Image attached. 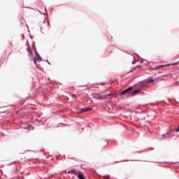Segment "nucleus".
Here are the masks:
<instances>
[{"mask_svg":"<svg viewBox=\"0 0 179 179\" xmlns=\"http://www.w3.org/2000/svg\"><path fill=\"white\" fill-rule=\"evenodd\" d=\"M155 80L149 79L144 80L143 81H138V83L134 85L129 86L121 92H120L119 96H125L127 98L135 97L142 93L141 90H145V87H148V83H152Z\"/></svg>","mask_w":179,"mask_h":179,"instance_id":"f257e3e1","label":"nucleus"},{"mask_svg":"<svg viewBox=\"0 0 179 179\" xmlns=\"http://www.w3.org/2000/svg\"><path fill=\"white\" fill-rule=\"evenodd\" d=\"M171 133H165L161 135V138H159V141H164L166 139H170L171 138Z\"/></svg>","mask_w":179,"mask_h":179,"instance_id":"f03ea898","label":"nucleus"},{"mask_svg":"<svg viewBox=\"0 0 179 179\" xmlns=\"http://www.w3.org/2000/svg\"><path fill=\"white\" fill-rule=\"evenodd\" d=\"M34 51H35V57L36 58V59H38V61H40V62L43 61V58L37 51V48H36V45H34Z\"/></svg>","mask_w":179,"mask_h":179,"instance_id":"7ed1b4c3","label":"nucleus"},{"mask_svg":"<svg viewBox=\"0 0 179 179\" xmlns=\"http://www.w3.org/2000/svg\"><path fill=\"white\" fill-rule=\"evenodd\" d=\"M92 110V108H81L78 110V114H83V113H87V111H90Z\"/></svg>","mask_w":179,"mask_h":179,"instance_id":"20e7f679","label":"nucleus"},{"mask_svg":"<svg viewBox=\"0 0 179 179\" xmlns=\"http://www.w3.org/2000/svg\"><path fill=\"white\" fill-rule=\"evenodd\" d=\"M115 96H117V94H115V93H113V94L109 93V94H105L104 98L105 99H108V98L113 99V97H115Z\"/></svg>","mask_w":179,"mask_h":179,"instance_id":"39448f33","label":"nucleus"},{"mask_svg":"<svg viewBox=\"0 0 179 179\" xmlns=\"http://www.w3.org/2000/svg\"><path fill=\"white\" fill-rule=\"evenodd\" d=\"M27 51L28 52L29 57H31V58H33L34 53L33 52V50H31V47L27 48Z\"/></svg>","mask_w":179,"mask_h":179,"instance_id":"423d86ee","label":"nucleus"},{"mask_svg":"<svg viewBox=\"0 0 179 179\" xmlns=\"http://www.w3.org/2000/svg\"><path fill=\"white\" fill-rule=\"evenodd\" d=\"M79 173V171H76V170L75 169L69 170L67 172V174H73L74 176H78V174Z\"/></svg>","mask_w":179,"mask_h":179,"instance_id":"0eeeda50","label":"nucleus"},{"mask_svg":"<svg viewBox=\"0 0 179 179\" xmlns=\"http://www.w3.org/2000/svg\"><path fill=\"white\" fill-rule=\"evenodd\" d=\"M76 177H77L78 179H85V175L81 171L78 172Z\"/></svg>","mask_w":179,"mask_h":179,"instance_id":"6e6552de","label":"nucleus"},{"mask_svg":"<svg viewBox=\"0 0 179 179\" xmlns=\"http://www.w3.org/2000/svg\"><path fill=\"white\" fill-rule=\"evenodd\" d=\"M145 152H149V150H142V151H135V152H133L132 154L135 155V153H143Z\"/></svg>","mask_w":179,"mask_h":179,"instance_id":"1a4fd4ad","label":"nucleus"},{"mask_svg":"<svg viewBox=\"0 0 179 179\" xmlns=\"http://www.w3.org/2000/svg\"><path fill=\"white\" fill-rule=\"evenodd\" d=\"M31 61H33L34 65H37V59L36 58V57H34V58H30Z\"/></svg>","mask_w":179,"mask_h":179,"instance_id":"9d476101","label":"nucleus"},{"mask_svg":"<svg viewBox=\"0 0 179 179\" xmlns=\"http://www.w3.org/2000/svg\"><path fill=\"white\" fill-rule=\"evenodd\" d=\"M125 162H131V160H122V161H115V162L112 163V164H114V163H124Z\"/></svg>","mask_w":179,"mask_h":179,"instance_id":"9b49d317","label":"nucleus"},{"mask_svg":"<svg viewBox=\"0 0 179 179\" xmlns=\"http://www.w3.org/2000/svg\"><path fill=\"white\" fill-rule=\"evenodd\" d=\"M176 131V129H169L168 134H171V136L173 134V133H174Z\"/></svg>","mask_w":179,"mask_h":179,"instance_id":"f8f14e48","label":"nucleus"},{"mask_svg":"<svg viewBox=\"0 0 179 179\" xmlns=\"http://www.w3.org/2000/svg\"><path fill=\"white\" fill-rule=\"evenodd\" d=\"M96 85H101V86H106V85H107V83H106V82H101V83H96Z\"/></svg>","mask_w":179,"mask_h":179,"instance_id":"ddd939ff","label":"nucleus"},{"mask_svg":"<svg viewBox=\"0 0 179 179\" xmlns=\"http://www.w3.org/2000/svg\"><path fill=\"white\" fill-rule=\"evenodd\" d=\"M141 66H136V67H133L130 69L129 72H134V71H136V68H140Z\"/></svg>","mask_w":179,"mask_h":179,"instance_id":"4468645a","label":"nucleus"},{"mask_svg":"<svg viewBox=\"0 0 179 179\" xmlns=\"http://www.w3.org/2000/svg\"><path fill=\"white\" fill-rule=\"evenodd\" d=\"M168 66H170L171 65H179V61L178 62H176L175 63H171V64H166Z\"/></svg>","mask_w":179,"mask_h":179,"instance_id":"2eb2a0df","label":"nucleus"},{"mask_svg":"<svg viewBox=\"0 0 179 179\" xmlns=\"http://www.w3.org/2000/svg\"><path fill=\"white\" fill-rule=\"evenodd\" d=\"M103 179H110V178H111V176H110V175H106V176H103Z\"/></svg>","mask_w":179,"mask_h":179,"instance_id":"dca6fc26","label":"nucleus"},{"mask_svg":"<svg viewBox=\"0 0 179 179\" xmlns=\"http://www.w3.org/2000/svg\"><path fill=\"white\" fill-rule=\"evenodd\" d=\"M25 45H26L27 47H28V48H29V47H31V46H30V44L29 43V41H27V42H26V43H25Z\"/></svg>","mask_w":179,"mask_h":179,"instance_id":"f3484780","label":"nucleus"},{"mask_svg":"<svg viewBox=\"0 0 179 179\" xmlns=\"http://www.w3.org/2000/svg\"><path fill=\"white\" fill-rule=\"evenodd\" d=\"M144 61H146V59L141 57L140 59H139V62H141V63H143Z\"/></svg>","mask_w":179,"mask_h":179,"instance_id":"a211bd4d","label":"nucleus"},{"mask_svg":"<svg viewBox=\"0 0 179 179\" xmlns=\"http://www.w3.org/2000/svg\"><path fill=\"white\" fill-rule=\"evenodd\" d=\"M42 61H43V62H46V63H48V65H51V63L48 61V60H42Z\"/></svg>","mask_w":179,"mask_h":179,"instance_id":"6ab92c4d","label":"nucleus"},{"mask_svg":"<svg viewBox=\"0 0 179 179\" xmlns=\"http://www.w3.org/2000/svg\"><path fill=\"white\" fill-rule=\"evenodd\" d=\"M21 38L22 40H24V34H21Z\"/></svg>","mask_w":179,"mask_h":179,"instance_id":"aec40b11","label":"nucleus"},{"mask_svg":"<svg viewBox=\"0 0 179 179\" xmlns=\"http://www.w3.org/2000/svg\"><path fill=\"white\" fill-rule=\"evenodd\" d=\"M32 48H34V45H36V42L35 41H33L32 42Z\"/></svg>","mask_w":179,"mask_h":179,"instance_id":"412c9836","label":"nucleus"},{"mask_svg":"<svg viewBox=\"0 0 179 179\" xmlns=\"http://www.w3.org/2000/svg\"><path fill=\"white\" fill-rule=\"evenodd\" d=\"M96 99L98 100H103V96H98Z\"/></svg>","mask_w":179,"mask_h":179,"instance_id":"4be33fe9","label":"nucleus"},{"mask_svg":"<svg viewBox=\"0 0 179 179\" xmlns=\"http://www.w3.org/2000/svg\"><path fill=\"white\" fill-rule=\"evenodd\" d=\"M41 27V33H42L43 34H44V32L43 31V27Z\"/></svg>","mask_w":179,"mask_h":179,"instance_id":"5701e85b","label":"nucleus"},{"mask_svg":"<svg viewBox=\"0 0 179 179\" xmlns=\"http://www.w3.org/2000/svg\"><path fill=\"white\" fill-rule=\"evenodd\" d=\"M176 132H179V127L177 129H175Z\"/></svg>","mask_w":179,"mask_h":179,"instance_id":"b1692460","label":"nucleus"},{"mask_svg":"<svg viewBox=\"0 0 179 179\" xmlns=\"http://www.w3.org/2000/svg\"><path fill=\"white\" fill-rule=\"evenodd\" d=\"M131 64H132V65H135V64H136V61H132Z\"/></svg>","mask_w":179,"mask_h":179,"instance_id":"393cba45","label":"nucleus"},{"mask_svg":"<svg viewBox=\"0 0 179 179\" xmlns=\"http://www.w3.org/2000/svg\"><path fill=\"white\" fill-rule=\"evenodd\" d=\"M163 66H164V65L158 66H157V68H163Z\"/></svg>","mask_w":179,"mask_h":179,"instance_id":"a878e982","label":"nucleus"},{"mask_svg":"<svg viewBox=\"0 0 179 179\" xmlns=\"http://www.w3.org/2000/svg\"><path fill=\"white\" fill-rule=\"evenodd\" d=\"M86 86H87V85H80V86H78V87H86Z\"/></svg>","mask_w":179,"mask_h":179,"instance_id":"bb28decb","label":"nucleus"},{"mask_svg":"<svg viewBox=\"0 0 179 179\" xmlns=\"http://www.w3.org/2000/svg\"><path fill=\"white\" fill-rule=\"evenodd\" d=\"M62 125H64L63 123H59L58 127H62Z\"/></svg>","mask_w":179,"mask_h":179,"instance_id":"cd10ccee","label":"nucleus"},{"mask_svg":"<svg viewBox=\"0 0 179 179\" xmlns=\"http://www.w3.org/2000/svg\"><path fill=\"white\" fill-rule=\"evenodd\" d=\"M105 141L108 144L110 143V140H105Z\"/></svg>","mask_w":179,"mask_h":179,"instance_id":"c85d7f7f","label":"nucleus"},{"mask_svg":"<svg viewBox=\"0 0 179 179\" xmlns=\"http://www.w3.org/2000/svg\"><path fill=\"white\" fill-rule=\"evenodd\" d=\"M158 80H162V78L159 77L157 78Z\"/></svg>","mask_w":179,"mask_h":179,"instance_id":"c756f323","label":"nucleus"},{"mask_svg":"<svg viewBox=\"0 0 179 179\" xmlns=\"http://www.w3.org/2000/svg\"><path fill=\"white\" fill-rule=\"evenodd\" d=\"M162 104H167V103H166V101H162Z\"/></svg>","mask_w":179,"mask_h":179,"instance_id":"7c9ffc66","label":"nucleus"},{"mask_svg":"<svg viewBox=\"0 0 179 179\" xmlns=\"http://www.w3.org/2000/svg\"><path fill=\"white\" fill-rule=\"evenodd\" d=\"M30 38H31V40H33V37L31 36V34H30Z\"/></svg>","mask_w":179,"mask_h":179,"instance_id":"2f4dec72","label":"nucleus"},{"mask_svg":"<svg viewBox=\"0 0 179 179\" xmlns=\"http://www.w3.org/2000/svg\"><path fill=\"white\" fill-rule=\"evenodd\" d=\"M131 162H138V160H131Z\"/></svg>","mask_w":179,"mask_h":179,"instance_id":"473e14b6","label":"nucleus"},{"mask_svg":"<svg viewBox=\"0 0 179 179\" xmlns=\"http://www.w3.org/2000/svg\"><path fill=\"white\" fill-rule=\"evenodd\" d=\"M173 164H177V162H171Z\"/></svg>","mask_w":179,"mask_h":179,"instance_id":"72a5a7b5","label":"nucleus"},{"mask_svg":"<svg viewBox=\"0 0 179 179\" xmlns=\"http://www.w3.org/2000/svg\"><path fill=\"white\" fill-rule=\"evenodd\" d=\"M45 12H47V8L45 6Z\"/></svg>","mask_w":179,"mask_h":179,"instance_id":"f704fd0d","label":"nucleus"},{"mask_svg":"<svg viewBox=\"0 0 179 179\" xmlns=\"http://www.w3.org/2000/svg\"><path fill=\"white\" fill-rule=\"evenodd\" d=\"M61 6V5H57V6Z\"/></svg>","mask_w":179,"mask_h":179,"instance_id":"c9c22d12","label":"nucleus"},{"mask_svg":"<svg viewBox=\"0 0 179 179\" xmlns=\"http://www.w3.org/2000/svg\"><path fill=\"white\" fill-rule=\"evenodd\" d=\"M111 52H113V51H110V54H111Z\"/></svg>","mask_w":179,"mask_h":179,"instance_id":"e433bc0d","label":"nucleus"},{"mask_svg":"<svg viewBox=\"0 0 179 179\" xmlns=\"http://www.w3.org/2000/svg\"><path fill=\"white\" fill-rule=\"evenodd\" d=\"M153 111H155V113H156V110H153Z\"/></svg>","mask_w":179,"mask_h":179,"instance_id":"4c0bfd02","label":"nucleus"},{"mask_svg":"<svg viewBox=\"0 0 179 179\" xmlns=\"http://www.w3.org/2000/svg\"><path fill=\"white\" fill-rule=\"evenodd\" d=\"M157 163H159V164H160V163H162V162H157Z\"/></svg>","mask_w":179,"mask_h":179,"instance_id":"58836bf2","label":"nucleus"}]
</instances>
